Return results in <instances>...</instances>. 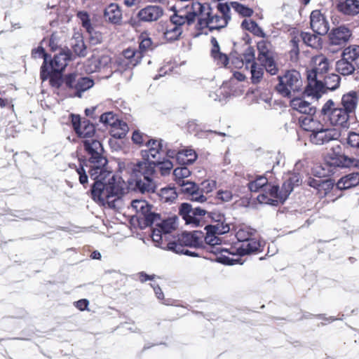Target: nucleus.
Wrapping results in <instances>:
<instances>
[{"instance_id":"obj_1","label":"nucleus","mask_w":359,"mask_h":359,"mask_svg":"<svg viewBox=\"0 0 359 359\" xmlns=\"http://www.w3.org/2000/svg\"><path fill=\"white\" fill-rule=\"evenodd\" d=\"M83 147L89 157L86 160H80V167L76 168L79 182L84 187L88 184L86 167L90 179L94 181L90 189L92 198L95 201L107 203L108 191L105 180L111 175V172L106 168L107 159L102 155V145L100 141L90 139L83 141Z\"/></svg>"},{"instance_id":"obj_2","label":"nucleus","mask_w":359,"mask_h":359,"mask_svg":"<svg viewBox=\"0 0 359 359\" xmlns=\"http://www.w3.org/2000/svg\"><path fill=\"white\" fill-rule=\"evenodd\" d=\"M154 161L144 160L133 164L131 177L134 181L135 191L141 194L154 193L157 185L154 180Z\"/></svg>"},{"instance_id":"obj_3","label":"nucleus","mask_w":359,"mask_h":359,"mask_svg":"<svg viewBox=\"0 0 359 359\" xmlns=\"http://www.w3.org/2000/svg\"><path fill=\"white\" fill-rule=\"evenodd\" d=\"M278 83L276 91L284 97H291L297 93H306V86L304 87L301 74L296 70H288L282 76H278Z\"/></svg>"},{"instance_id":"obj_4","label":"nucleus","mask_w":359,"mask_h":359,"mask_svg":"<svg viewBox=\"0 0 359 359\" xmlns=\"http://www.w3.org/2000/svg\"><path fill=\"white\" fill-rule=\"evenodd\" d=\"M64 90L69 97L81 98L83 93L90 89L95 84L94 81L87 76L73 72L65 74Z\"/></svg>"},{"instance_id":"obj_5","label":"nucleus","mask_w":359,"mask_h":359,"mask_svg":"<svg viewBox=\"0 0 359 359\" xmlns=\"http://www.w3.org/2000/svg\"><path fill=\"white\" fill-rule=\"evenodd\" d=\"M311 61L313 67L311 71L308 72L306 86L320 89L322 86L318 79H322L327 73L331 67L332 60L320 54L313 57Z\"/></svg>"},{"instance_id":"obj_6","label":"nucleus","mask_w":359,"mask_h":359,"mask_svg":"<svg viewBox=\"0 0 359 359\" xmlns=\"http://www.w3.org/2000/svg\"><path fill=\"white\" fill-rule=\"evenodd\" d=\"M200 203L202 205L196 208H193L191 205L187 203L181 204L179 209V214L187 224H191L193 226H199L201 222L199 217L205 215L213 204L212 203Z\"/></svg>"},{"instance_id":"obj_7","label":"nucleus","mask_w":359,"mask_h":359,"mask_svg":"<svg viewBox=\"0 0 359 359\" xmlns=\"http://www.w3.org/2000/svg\"><path fill=\"white\" fill-rule=\"evenodd\" d=\"M264 191V193L257 196V200L260 203L277 206L279 203H283L287 200L281 198L283 194V185L280 189L277 185L268 183Z\"/></svg>"},{"instance_id":"obj_8","label":"nucleus","mask_w":359,"mask_h":359,"mask_svg":"<svg viewBox=\"0 0 359 359\" xmlns=\"http://www.w3.org/2000/svg\"><path fill=\"white\" fill-rule=\"evenodd\" d=\"M218 13H212L208 27L210 29H219L225 27L231 19L230 6L226 3H219L217 6Z\"/></svg>"},{"instance_id":"obj_9","label":"nucleus","mask_w":359,"mask_h":359,"mask_svg":"<svg viewBox=\"0 0 359 359\" xmlns=\"http://www.w3.org/2000/svg\"><path fill=\"white\" fill-rule=\"evenodd\" d=\"M132 207L137 212L142 215V219L146 226H151L161 222L160 215L151 211V207L145 201L134 200L132 201Z\"/></svg>"},{"instance_id":"obj_10","label":"nucleus","mask_w":359,"mask_h":359,"mask_svg":"<svg viewBox=\"0 0 359 359\" xmlns=\"http://www.w3.org/2000/svg\"><path fill=\"white\" fill-rule=\"evenodd\" d=\"M180 191L187 195L189 200L196 203H212L208 198L200 192L199 185L191 181H182Z\"/></svg>"},{"instance_id":"obj_11","label":"nucleus","mask_w":359,"mask_h":359,"mask_svg":"<svg viewBox=\"0 0 359 359\" xmlns=\"http://www.w3.org/2000/svg\"><path fill=\"white\" fill-rule=\"evenodd\" d=\"M318 80L322 86L320 88L316 89L315 87L306 86V90L307 95L315 96L323 91L324 88L334 90L339 88L340 83V77L336 74L324 75L322 79H319Z\"/></svg>"},{"instance_id":"obj_12","label":"nucleus","mask_w":359,"mask_h":359,"mask_svg":"<svg viewBox=\"0 0 359 359\" xmlns=\"http://www.w3.org/2000/svg\"><path fill=\"white\" fill-rule=\"evenodd\" d=\"M340 136V133L335 128H325L322 127L320 130L315 133H311L309 139L311 143L316 145H323L330 142L332 140H337Z\"/></svg>"},{"instance_id":"obj_13","label":"nucleus","mask_w":359,"mask_h":359,"mask_svg":"<svg viewBox=\"0 0 359 359\" xmlns=\"http://www.w3.org/2000/svg\"><path fill=\"white\" fill-rule=\"evenodd\" d=\"M340 147L333 149L331 153H329L325 158L327 165L330 168H346L351 167L353 162L351 158L339 154Z\"/></svg>"},{"instance_id":"obj_14","label":"nucleus","mask_w":359,"mask_h":359,"mask_svg":"<svg viewBox=\"0 0 359 359\" xmlns=\"http://www.w3.org/2000/svg\"><path fill=\"white\" fill-rule=\"evenodd\" d=\"M204 232L201 231H194L192 232L184 231L178 237V241L186 247L203 248Z\"/></svg>"},{"instance_id":"obj_15","label":"nucleus","mask_w":359,"mask_h":359,"mask_svg":"<svg viewBox=\"0 0 359 359\" xmlns=\"http://www.w3.org/2000/svg\"><path fill=\"white\" fill-rule=\"evenodd\" d=\"M352 35L351 31L346 26H339L331 30L328 36L330 44L333 46H344Z\"/></svg>"},{"instance_id":"obj_16","label":"nucleus","mask_w":359,"mask_h":359,"mask_svg":"<svg viewBox=\"0 0 359 359\" xmlns=\"http://www.w3.org/2000/svg\"><path fill=\"white\" fill-rule=\"evenodd\" d=\"M71 52L69 50H63L58 54L55 55L53 59L48 58V68L53 72H61L67 65V61L71 60Z\"/></svg>"},{"instance_id":"obj_17","label":"nucleus","mask_w":359,"mask_h":359,"mask_svg":"<svg viewBox=\"0 0 359 359\" xmlns=\"http://www.w3.org/2000/svg\"><path fill=\"white\" fill-rule=\"evenodd\" d=\"M163 15V9L160 6H147L140 10L137 18L141 22H151L157 21Z\"/></svg>"},{"instance_id":"obj_18","label":"nucleus","mask_w":359,"mask_h":359,"mask_svg":"<svg viewBox=\"0 0 359 359\" xmlns=\"http://www.w3.org/2000/svg\"><path fill=\"white\" fill-rule=\"evenodd\" d=\"M310 24L313 31L318 35H324L329 30V23L324 15L318 10L312 11Z\"/></svg>"},{"instance_id":"obj_19","label":"nucleus","mask_w":359,"mask_h":359,"mask_svg":"<svg viewBox=\"0 0 359 359\" xmlns=\"http://www.w3.org/2000/svg\"><path fill=\"white\" fill-rule=\"evenodd\" d=\"M40 76L43 81L49 79L50 85L56 88H65V75L62 76L61 72L49 70L48 65H42L41 67Z\"/></svg>"},{"instance_id":"obj_20","label":"nucleus","mask_w":359,"mask_h":359,"mask_svg":"<svg viewBox=\"0 0 359 359\" xmlns=\"http://www.w3.org/2000/svg\"><path fill=\"white\" fill-rule=\"evenodd\" d=\"M87 67L90 72L107 69L111 67V57L107 55H93L87 61Z\"/></svg>"},{"instance_id":"obj_21","label":"nucleus","mask_w":359,"mask_h":359,"mask_svg":"<svg viewBox=\"0 0 359 359\" xmlns=\"http://www.w3.org/2000/svg\"><path fill=\"white\" fill-rule=\"evenodd\" d=\"M351 115L339 106L332 109L330 112L329 121L333 126H339L343 128H348V120Z\"/></svg>"},{"instance_id":"obj_22","label":"nucleus","mask_w":359,"mask_h":359,"mask_svg":"<svg viewBox=\"0 0 359 359\" xmlns=\"http://www.w3.org/2000/svg\"><path fill=\"white\" fill-rule=\"evenodd\" d=\"M162 140H148L145 146L148 149L142 151V156L144 160L149 161V158H156L157 155L163 151V144Z\"/></svg>"},{"instance_id":"obj_23","label":"nucleus","mask_w":359,"mask_h":359,"mask_svg":"<svg viewBox=\"0 0 359 359\" xmlns=\"http://www.w3.org/2000/svg\"><path fill=\"white\" fill-rule=\"evenodd\" d=\"M264 244H262L259 241L251 238L243 243H241L237 248V251L238 254L241 256L250 255L252 253H257L259 252L263 251Z\"/></svg>"},{"instance_id":"obj_24","label":"nucleus","mask_w":359,"mask_h":359,"mask_svg":"<svg viewBox=\"0 0 359 359\" xmlns=\"http://www.w3.org/2000/svg\"><path fill=\"white\" fill-rule=\"evenodd\" d=\"M107 189L108 191L107 193V203L109 205L113 204L117 199H119L121 196L123 194V189L121 187L115 183L114 176L112 175L108 180L107 183Z\"/></svg>"},{"instance_id":"obj_25","label":"nucleus","mask_w":359,"mask_h":359,"mask_svg":"<svg viewBox=\"0 0 359 359\" xmlns=\"http://www.w3.org/2000/svg\"><path fill=\"white\" fill-rule=\"evenodd\" d=\"M204 229L205 230V233H204L203 243L205 242V243L208 245L207 250L214 254L221 252L220 248L217 246L221 244V238L217 236L218 235L216 233L210 232L208 227L206 226ZM203 248L205 247L203 246Z\"/></svg>"},{"instance_id":"obj_26","label":"nucleus","mask_w":359,"mask_h":359,"mask_svg":"<svg viewBox=\"0 0 359 359\" xmlns=\"http://www.w3.org/2000/svg\"><path fill=\"white\" fill-rule=\"evenodd\" d=\"M290 106L294 110L306 116L314 115L316 113V108L310 102L299 97L293 98L290 101Z\"/></svg>"},{"instance_id":"obj_27","label":"nucleus","mask_w":359,"mask_h":359,"mask_svg":"<svg viewBox=\"0 0 359 359\" xmlns=\"http://www.w3.org/2000/svg\"><path fill=\"white\" fill-rule=\"evenodd\" d=\"M359 184V172H351L341 177L336 184L339 190H346Z\"/></svg>"},{"instance_id":"obj_28","label":"nucleus","mask_w":359,"mask_h":359,"mask_svg":"<svg viewBox=\"0 0 359 359\" xmlns=\"http://www.w3.org/2000/svg\"><path fill=\"white\" fill-rule=\"evenodd\" d=\"M357 104V93L352 91L343 95L341 102L339 106L351 115L354 113Z\"/></svg>"},{"instance_id":"obj_29","label":"nucleus","mask_w":359,"mask_h":359,"mask_svg":"<svg viewBox=\"0 0 359 359\" xmlns=\"http://www.w3.org/2000/svg\"><path fill=\"white\" fill-rule=\"evenodd\" d=\"M302 179L298 173H293L289 176V177L285 180L283 183V192L281 198L287 199L288 196L293 191L294 187L300 185Z\"/></svg>"},{"instance_id":"obj_30","label":"nucleus","mask_w":359,"mask_h":359,"mask_svg":"<svg viewBox=\"0 0 359 359\" xmlns=\"http://www.w3.org/2000/svg\"><path fill=\"white\" fill-rule=\"evenodd\" d=\"M313 115L305 116L299 118L300 126L303 130L315 133L323 127V124L317 119L313 118Z\"/></svg>"},{"instance_id":"obj_31","label":"nucleus","mask_w":359,"mask_h":359,"mask_svg":"<svg viewBox=\"0 0 359 359\" xmlns=\"http://www.w3.org/2000/svg\"><path fill=\"white\" fill-rule=\"evenodd\" d=\"M337 8L345 15H355L359 13V0H345L339 2Z\"/></svg>"},{"instance_id":"obj_32","label":"nucleus","mask_w":359,"mask_h":359,"mask_svg":"<svg viewBox=\"0 0 359 359\" xmlns=\"http://www.w3.org/2000/svg\"><path fill=\"white\" fill-rule=\"evenodd\" d=\"M71 46L76 55L85 57L87 55L86 46L83 41V36L80 34H76L73 36Z\"/></svg>"},{"instance_id":"obj_33","label":"nucleus","mask_w":359,"mask_h":359,"mask_svg":"<svg viewBox=\"0 0 359 359\" xmlns=\"http://www.w3.org/2000/svg\"><path fill=\"white\" fill-rule=\"evenodd\" d=\"M341 57L351 63L355 64L359 67V46L351 45L346 48L341 54Z\"/></svg>"},{"instance_id":"obj_34","label":"nucleus","mask_w":359,"mask_h":359,"mask_svg":"<svg viewBox=\"0 0 359 359\" xmlns=\"http://www.w3.org/2000/svg\"><path fill=\"white\" fill-rule=\"evenodd\" d=\"M225 219L223 215H217L216 222L217 224L213 225H207L209 231L211 232H215L217 235H222L229 231L230 227L229 225L226 223H224Z\"/></svg>"},{"instance_id":"obj_35","label":"nucleus","mask_w":359,"mask_h":359,"mask_svg":"<svg viewBox=\"0 0 359 359\" xmlns=\"http://www.w3.org/2000/svg\"><path fill=\"white\" fill-rule=\"evenodd\" d=\"M104 15L106 20L113 24H118L121 20V11L114 4H111L105 9Z\"/></svg>"},{"instance_id":"obj_36","label":"nucleus","mask_w":359,"mask_h":359,"mask_svg":"<svg viewBox=\"0 0 359 359\" xmlns=\"http://www.w3.org/2000/svg\"><path fill=\"white\" fill-rule=\"evenodd\" d=\"M182 33V28L168 22L163 32L164 38L169 41L177 40Z\"/></svg>"},{"instance_id":"obj_37","label":"nucleus","mask_w":359,"mask_h":359,"mask_svg":"<svg viewBox=\"0 0 359 359\" xmlns=\"http://www.w3.org/2000/svg\"><path fill=\"white\" fill-rule=\"evenodd\" d=\"M355 64L351 63L346 60L341 58L336 62V70L337 72L343 75L348 76L352 74L355 69Z\"/></svg>"},{"instance_id":"obj_38","label":"nucleus","mask_w":359,"mask_h":359,"mask_svg":"<svg viewBox=\"0 0 359 359\" xmlns=\"http://www.w3.org/2000/svg\"><path fill=\"white\" fill-rule=\"evenodd\" d=\"M123 55L128 60L127 65L133 67L136 66L142 58L141 51L130 48L123 50Z\"/></svg>"},{"instance_id":"obj_39","label":"nucleus","mask_w":359,"mask_h":359,"mask_svg":"<svg viewBox=\"0 0 359 359\" xmlns=\"http://www.w3.org/2000/svg\"><path fill=\"white\" fill-rule=\"evenodd\" d=\"M301 38L304 43L311 48H318L321 47V38L318 34H313L309 32H302Z\"/></svg>"},{"instance_id":"obj_40","label":"nucleus","mask_w":359,"mask_h":359,"mask_svg":"<svg viewBox=\"0 0 359 359\" xmlns=\"http://www.w3.org/2000/svg\"><path fill=\"white\" fill-rule=\"evenodd\" d=\"M95 131L94 125L90 123L89 121L84 120L82 121L79 130H77L76 133L79 137H90L94 135Z\"/></svg>"},{"instance_id":"obj_41","label":"nucleus","mask_w":359,"mask_h":359,"mask_svg":"<svg viewBox=\"0 0 359 359\" xmlns=\"http://www.w3.org/2000/svg\"><path fill=\"white\" fill-rule=\"evenodd\" d=\"M179 154L177 161L182 164H191L197 158V154L193 149L182 150Z\"/></svg>"},{"instance_id":"obj_42","label":"nucleus","mask_w":359,"mask_h":359,"mask_svg":"<svg viewBox=\"0 0 359 359\" xmlns=\"http://www.w3.org/2000/svg\"><path fill=\"white\" fill-rule=\"evenodd\" d=\"M267 184L268 180L266 177L257 176L255 180L248 183V187L250 191L257 192L262 189L264 191Z\"/></svg>"},{"instance_id":"obj_43","label":"nucleus","mask_w":359,"mask_h":359,"mask_svg":"<svg viewBox=\"0 0 359 359\" xmlns=\"http://www.w3.org/2000/svg\"><path fill=\"white\" fill-rule=\"evenodd\" d=\"M255 233V230L248 226L240 228L236 233V237L239 243H243L250 239Z\"/></svg>"},{"instance_id":"obj_44","label":"nucleus","mask_w":359,"mask_h":359,"mask_svg":"<svg viewBox=\"0 0 359 359\" xmlns=\"http://www.w3.org/2000/svg\"><path fill=\"white\" fill-rule=\"evenodd\" d=\"M251 80L253 83L260 82L264 74V68L259 66L256 62H253L250 65Z\"/></svg>"},{"instance_id":"obj_45","label":"nucleus","mask_w":359,"mask_h":359,"mask_svg":"<svg viewBox=\"0 0 359 359\" xmlns=\"http://www.w3.org/2000/svg\"><path fill=\"white\" fill-rule=\"evenodd\" d=\"M241 27L243 29L251 32L255 35H263L262 29L258 26V25L254 20L245 19L241 23Z\"/></svg>"},{"instance_id":"obj_46","label":"nucleus","mask_w":359,"mask_h":359,"mask_svg":"<svg viewBox=\"0 0 359 359\" xmlns=\"http://www.w3.org/2000/svg\"><path fill=\"white\" fill-rule=\"evenodd\" d=\"M187 9V12L183 15L178 14L177 13H174L172 15L170 16L169 22L176 25L177 27H181L185 22H187V24L189 25V8Z\"/></svg>"},{"instance_id":"obj_47","label":"nucleus","mask_w":359,"mask_h":359,"mask_svg":"<svg viewBox=\"0 0 359 359\" xmlns=\"http://www.w3.org/2000/svg\"><path fill=\"white\" fill-rule=\"evenodd\" d=\"M259 62L271 75H275L278 73V69L273 60V55L266 57V60H264V61Z\"/></svg>"},{"instance_id":"obj_48","label":"nucleus","mask_w":359,"mask_h":359,"mask_svg":"<svg viewBox=\"0 0 359 359\" xmlns=\"http://www.w3.org/2000/svg\"><path fill=\"white\" fill-rule=\"evenodd\" d=\"M175 180L180 185L182 181H186L184 178L188 177L191 175L190 170L187 167H178L173 171Z\"/></svg>"},{"instance_id":"obj_49","label":"nucleus","mask_w":359,"mask_h":359,"mask_svg":"<svg viewBox=\"0 0 359 359\" xmlns=\"http://www.w3.org/2000/svg\"><path fill=\"white\" fill-rule=\"evenodd\" d=\"M300 42V39L297 36H294L290 41V60L293 62H296L298 59L299 48V43Z\"/></svg>"},{"instance_id":"obj_50","label":"nucleus","mask_w":359,"mask_h":359,"mask_svg":"<svg viewBox=\"0 0 359 359\" xmlns=\"http://www.w3.org/2000/svg\"><path fill=\"white\" fill-rule=\"evenodd\" d=\"M159 196L165 202L172 201L177 198L175 189L173 187L162 188L160 191Z\"/></svg>"},{"instance_id":"obj_51","label":"nucleus","mask_w":359,"mask_h":359,"mask_svg":"<svg viewBox=\"0 0 359 359\" xmlns=\"http://www.w3.org/2000/svg\"><path fill=\"white\" fill-rule=\"evenodd\" d=\"M155 168L158 167L162 175H166L170 173L173 168V164L170 160H164L163 161H154Z\"/></svg>"},{"instance_id":"obj_52","label":"nucleus","mask_w":359,"mask_h":359,"mask_svg":"<svg viewBox=\"0 0 359 359\" xmlns=\"http://www.w3.org/2000/svg\"><path fill=\"white\" fill-rule=\"evenodd\" d=\"M100 121L104 125L115 126L118 120L113 112L109 111L102 114L100 116Z\"/></svg>"},{"instance_id":"obj_53","label":"nucleus","mask_w":359,"mask_h":359,"mask_svg":"<svg viewBox=\"0 0 359 359\" xmlns=\"http://www.w3.org/2000/svg\"><path fill=\"white\" fill-rule=\"evenodd\" d=\"M231 6L235 11L244 17H250L253 13V11L251 8L238 2H231Z\"/></svg>"},{"instance_id":"obj_54","label":"nucleus","mask_w":359,"mask_h":359,"mask_svg":"<svg viewBox=\"0 0 359 359\" xmlns=\"http://www.w3.org/2000/svg\"><path fill=\"white\" fill-rule=\"evenodd\" d=\"M257 49L259 51L257 60L259 61H264V60H266V57L272 55V53L268 49L267 44L264 41L257 43Z\"/></svg>"},{"instance_id":"obj_55","label":"nucleus","mask_w":359,"mask_h":359,"mask_svg":"<svg viewBox=\"0 0 359 359\" xmlns=\"http://www.w3.org/2000/svg\"><path fill=\"white\" fill-rule=\"evenodd\" d=\"M77 17L81 20L82 26L90 34L93 27H91L89 15L87 12L80 11L77 13Z\"/></svg>"},{"instance_id":"obj_56","label":"nucleus","mask_w":359,"mask_h":359,"mask_svg":"<svg viewBox=\"0 0 359 359\" xmlns=\"http://www.w3.org/2000/svg\"><path fill=\"white\" fill-rule=\"evenodd\" d=\"M216 187V182L212 180H208L202 182L199 186L200 192L205 195L211 192Z\"/></svg>"},{"instance_id":"obj_57","label":"nucleus","mask_w":359,"mask_h":359,"mask_svg":"<svg viewBox=\"0 0 359 359\" xmlns=\"http://www.w3.org/2000/svg\"><path fill=\"white\" fill-rule=\"evenodd\" d=\"M255 50L252 47L248 46L244 53L243 54L242 62L243 64L245 63L246 65L248 64H252L255 62Z\"/></svg>"},{"instance_id":"obj_58","label":"nucleus","mask_w":359,"mask_h":359,"mask_svg":"<svg viewBox=\"0 0 359 359\" xmlns=\"http://www.w3.org/2000/svg\"><path fill=\"white\" fill-rule=\"evenodd\" d=\"M346 142L350 147L359 149V134L350 132L346 139Z\"/></svg>"},{"instance_id":"obj_59","label":"nucleus","mask_w":359,"mask_h":359,"mask_svg":"<svg viewBox=\"0 0 359 359\" xmlns=\"http://www.w3.org/2000/svg\"><path fill=\"white\" fill-rule=\"evenodd\" d=\"M334 182L332 180H321L318 191L323 195H326L334 187Z\"/></svg>"},{"instance_id":"obj_60","label":"nucleus","mask_w":359,"mask_h":359,"mask_svg":"<svg viewBox=\"0 0 359 359\" xmlns=\"http://www.w3.org/2000/svg\"><path fill=\"white\" fill-rule=\"evenodd\" d=\"M151 50H152V41L151 39L149 37L143 38L140 42L139 50H137L141 51L143 56L144 53Z\"/></svg>"},{"instance_id":"obj_61","label":"nucleus","mask_w":359,"mask_h":359,"mask_svg":"<svg viewBox=\"0 0 359 359\" xmlns=\"http://www.w3.org/2000/svg\"><path fill=\"white\" fill-rule=\"evenodd\" d=\"M149 140L146 135L140 133L138 131H134L132 136V140L135 144L140 145H145L146 142Z\"/></svg>"},{"instance_id":"obj_62","label":"nucleus","mask_w":359,"mask_h":359,"mask_svg":"<svg viewBox=\"0 0 359 359\" xmlns=\"http://www.w3.org/2000/svg\"><path fill=\"white\" fill-rule=\"evenodd\" d=\"M156 226L163 231V234H167L174 229L173 223L170 220H163L156 223Z\"/></svg>"},{"instance_id":"obj_63","label":"nucleus","mask_w":359,"mask_h":359,"mask_svg":"<svg viewBox=\"0 0 359 359\" xmlns=\"http://www.w3.org/2000/svg\"><path fill=\"white\" fill-rule=\"evenodd\" d=\"M169 250L177 253L184 254L185 251V247L184 244L181 243L178 241L177 242H171L168 243Z\"/></svg>"},{"instance_id":"obj_64","label":"nucleus","mask_w":359,"mask_h":359,"mask_svg":"<svg viewBox=\"0 0 359 359\" xmlns=\"http://www.w3.org/2000/svg\"><path fill=\"white\" fill-rule=\"evenodd\" d=\"M233 195L229 190H219L217 193V198L223 201L229 202L232 199Z\"/></svg>"}]
</instances>
